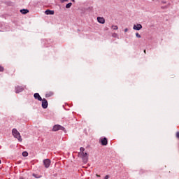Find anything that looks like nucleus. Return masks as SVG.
Returning a JSON list of instances; mask_svg holds the SVG:
<instances>
[{
  "instance_id": "393cba45",
  "label": "nucleus",
  "mask_w": 179,
  "mask_h": 179,
  "mask_svg": "<svg viewBox=\"0 0 179 179\" xmlns=\"http://www.w3.org/2000/svg\"><path fill=\"white\" fill-rule=\"evenodd\" d=\"M16 93H20V91H16Z\"/></svg>"
},
{
  "instance_id": "a878e982",
  "label": "nucleus",
  "mask_w": 179,
  "mask_h": 179,
  "mask_svg": "<svg viewBox=\"0 0 179 179\" xmlns=\"http://www.w3.org/2000/svg\"><path fill=\"white\" fill-rule=\"evenodd\" d=\"M96 176L97 177H100V175H99V174H96Z\"/></svg>"
},
{
  "instance_id": "39448f33",
  "label": "nucleus",
  "mask_w": 179,
  "mask_h": 179,
  "mask_svg": "<svg viewBox=\"0 0 179 179\" xmlns=\"http://www.w3.org/2000/svg\"><path fill=\"white\" fill-rule=\"evenodd\" d=\"M42 107L43 108H47L48 107V101L46 99H42Z\"/></svg>"
},
{
  "instance_id": "1a4fd4ad",
  "label": "nucleus",
  "mask_w": 179,
  "mask_h": 179,
  "mask_svg": "<svg viewBox=\"0 0 179 179\" xmlns=\"http://www.w3.org/2000/svg\"><path fill=\"white\" fill-rule=\"evenodd\" d=\"M101 144L106 146L108 143L107 138H103V139L101 140Z\"/></svg>"
},
{
  "instance_id": "b1692460",
  "label": "nucleus",
  "mask_w": 179,
  "mask_h": 179,
  "mask_svg": "<svg viewBox=\"0 0 179 179\" xmlns=\"http://www.w3.org/2000/svg\"><path fill=\"white\" fill-rule=\"evenodd\" d=\"M176 136H177V138H179V132H178V133L176 134Z\"/></svg>"
},
{
  "instance_id": "0eeeda50",
  "label": "nucleus",
  "mask_w": 179,
  "mask_h": 179,
  "mask_svg": "<svg viewBox=\"0 0 179 179\" xmlns=\"http://www.w3.org/2000/svg\"><path fill=\"white\" fill-rule=\"evenodd\" d=\"M97 20L99 23H101V24H104V23H106V20H104L103 17H98Z\"/></svg>"
},
{
  "instance_id": "dca6fc26",
  "label": "nucleus",
  "mask_w": 179,
  "mask_h": 179,
  "mask_svg": "<svg viewBox=\"0 0 179 179\" xmlns=\"http://www.w3.org/2000/svg\"><path fill=\"white\" fill-rule=\"evenodd\" d=\"M112 37H114V38H118V34H117V33H113L112 34Z\"/></svg>"
},
{
  "instance_id": "9d476101",
  "label": "nucleus",
  "mask_w": 179,
  "mask_h": 179,
  "mask_svg": "<svg viewBox=\"0 0 179 179\" xmlns=\"http://www.w3.org/2000/svg\"><path fill=\"white\" fill-rule=\"evenodd\" d=\"M45 15H54V10H46L45 11Z\"/></svg>"
},
{
  "instance_id": "cd10ccee",
  "label": "nucleus",
  "mask_w": 179,
  "mask_h": 179,
  "mask_svg": "<svg viewBox=\"0 0 179 179\" xmlns=\"http://www.w3.org/2000/svg\"><path fill=\"white\" fill-rule=\"evenodd\" d=\"M163 3H166V2H165V1H163Z\"/></svg>"
},
{
  "instance_id": "6e6552de",
  "label": "nucleus",
  "mask_w": 179,
  "mask_h": 179,
  "mask_svg": "<svg viewBox=\"0 0 179 179\" xmlns=\"http://www.w3.org/2000/svg\"><path fill=\"white\" fill-rule=\"evenodd\" d=\"M34 96L36 100H38L39 101H41L43 100V99H41V96H40V94L38 93L34 94Z\"/></svg>"
},
{
  "instance_id": "2eb2a0df",
  "label": "nucleus",
  "mask_w": 179,
  "mask_h": 179,
  "mask_svg": "<svg viewBox=\"0 0 179 179\" xmlns=\"http://www.w3.org/2000/svg\"><path fill=\"white\" fill-rule=\"evenodd\" d=\"M71 6H72V3H69L66 5V9H69V8H71Z\"/></svg>"
},
{
  "instance_id": "412c9836",
  "label": "nucleus",
  "mask_w": 179,
  "mask_h": 179,
  "mask_svg": "<svg viewBox=\"0 0 179 179\" xmlns=\"http://www.w3.org/2000/svg\"><path fill=\"white\" fill-rule=\"evenodd\" d=\"M0 72H3V67L0 66Z\"/></svg>"
},
{
  "instance_id": "4468645a",
  "label": "nucleus",
  "mask_w": 179,
  "mask_h": 179,
  "mask_svg": "<svg viewBox=\"0 0 179 179\" xmlns=\"http://www.w3.org/2000/svg\"><path fill=\"white\" fill-rule=\"evenodd\" d=\"M22 156H24V157H27V156H29V153L24 151L22 152Z\"/></svg>"
},
{
  "instance_id": "5701e85b",
  "label": "nucleus",
  "mask_w": 179,
  "mask_h": 179,
  "mask_svg": "<svg viewBox=\"0 0 179 179\" xmlns=\"http://www.w3.org/2000/svg\"><path fill=\"white\" fill-rule=\"evenodd\" d=\"M127 31H128V28L124 29V33H127Z\"/></svg>"
},
{
  "instance_id": "c756f323",
  "label": "nucleus",
  "mask_w": 179,
  "mask_h": 179,
  "mask_svg": "<svg viewBox=\"0 0 179 179\" xmlns=\"http://www.w3.org/2000/svg\"><path fill=\"white\" fill-rule=\"evenodd\" d=\"M0 164H1V160H0Z\"/></svg>"
},
{
  "instance_id": "f257e3e1",
  "label": "nucleus",
  "mask_w": 179,
  "mask_h": 179,
  "mask_svg": "<svg viewBox=\"0 0 179 179\" xmlns=\"http://www.w3.org/2000/svg\"><path fill=\"white\" fill-rule=\"evenodd\" d=\"M12 134L14 136V138H15L16 139H17V141L19 142H22V136H20V133L19 132V131H17V129H13L12 130Z\"/></svg>"
},
{
  "instance_id": "a211bd4d",
  "label": "nucleus",
  "mask_w": 179,
  "mask_h": 179,
  "mask_svg": "<svg viewBox=\"0 0 179 179\" xmlns=\"http://www.w3.org/2000/svg\"><path fill=\"white\" fill-rule=\"evenodd\" d=\"M80 153H84V152H85V148L81 147V148H80Z\"/></svg>"
},
{
  "instance_id": "ddd939ff",
  "label": "nucleus",
  "mask_w": 179,
  "mask_h": 179,
  "mask_svg": "<svg viewBox=\"0 0 179 179\" xmlns=\"http://www.w3.org/2000/svg\"><path fill=\"white\" fill-rule=\"evenodd\" d=\"M33 177H34L35 178H41V175H37L36 173L33 174Z\"/></svg>"
},
{
  "instance_id": "bb28decb",
  "label": "nucleus",
  "mask_w": 179,
  "mask_h": 179,
  "mask_svg": "<svg viewBox=\"0 0 179 179\" xmlns=\"http://www.w3.org/2000/svg\"><path fill=\"white\" fill-rule=\"evenodd\" d=\"M72 1V2H75V0H71Z\"/></svg>"
},
{
  "instance_id": "f3484780",
  "label": "nucleus",
  "mask_w": 179,
  "mask_h": 179,
  "mask_svg": "<svg viewBox=\"0 0 179 179\" xmlns=\"http://www.w3.org/2000/svg\"><path fill=\"white\" fill-rule=\"evenodd\" d=\"M112 29H113V30H118V26H117V25H113V26H112Z\"/></svg>"
},
{
  "instance_id": "aec40b11",
  "label": "nucleus",
  "mask_w": 179,
  "mask_h": 179,
  "mask_svg": "<svg viewBox=\"0 0 179 179\" xmlns=\"http://www.w3.org/2000/svg\"><path fill=\"white\" fill-rule=\"evenodd\" d=\"M69 0H60V2L62 3H64V2H68Z\"/></svg>"
},
{
  "instance_id": "6ab92c4d",
  "label": "nucleus",
  "mask_w": 179,
  "mask_h": 179,
  "mask_svg": "<svg viewBox=\"0 0 179 179\" xmlns=\"http://www.w3.org/2000/svg\"><path fill=\"white\" fill-rule=\"evenodd\" d=\"M136 36L137 37V38H141V34H139V33H136Z\"/></svg>"
},
{
  "instance_id": "20e7f679",
  "label": "nucleus",
  "mask_w": 179,
  "mask_h": 179,
  "mask_svg": "<svg viewBox=\"0 0 179 179\" xmlns=\"http://www.w3.org/2000/svg\"><path fill=\"white\" fill-rule=\"evenodd\" d=\"M43 164L45 169H48V167L51 166V160H50V159H46L43 160Z\"/></svg>"
},
{
  "instance_id": "7ed1b4c3",
  "label": "nucleus",
  "mask_w": 179,
  "mask_h": 179,
  "mask_svg": "<svg viewBox=\"0 0 179 179\" xmlns=\"http://www.w3.org/2000/svg\"><path fill=\"white\" fill-rule=\"evenodd\" d=\"M52 131H65V128L59 124H56L53 127Z\"/></svg>"
},
{
  "instance_id": "4be33fe9",
  "label": "nucleus",
  "mask_w": 179,
  "mask_h": 179,
  "mask_svg": "<svg viewBox=\"0 0 179 179\" xmlns=\"http://www.w3.org/2000/svg\"><path fill=\"white\" fill-rule=\"evenodd\" d=\"M110 178V176L108 175H106L105 177H104V179H108Z\"/></svg>"
},
{
  "instance_id": "423d86ee",
  "label": "nucleus",
  "mask_w": 179,
  "mask_h": 179,
  "mask_svg": "<svg viewBox=\"0 0 179 179\" xmlns=\"http://www.w3.org/2000/svg\"><path fill=\"white\" fill-rule=\"evenodd\" d=\"M134 30H141L142 29V24H134L133 27Z\"/></svg>"
},
{
  "instance_id": "f8f14e48",
  "label": "nucleus",
  "mask_w": 179,
  "mask_h": 179,
  "mask_svg": "<svg viewBox=\"0 0 179 179\" xmlns=\"http://www.w3.org/2000/svg\"><path fill=\"white\" fill-rule=\"evenodd\" d=\"M54 93L51 91H50L49 92L46 93L45 94V97H51V96H53Z\"/></svg>"
},
{
  "instance_id": "c85d7f7f",
  "label": "nucleus",
  "mask_w": 179,
  "mask_h": 179,
  "mask_svg": "<svg viewBox=\"0 0 179 179\" xmlns=\"http://www.w3.org/2000/svg\"><path fill=\"white\" fill-rule=\"evenodd\" d=\"M144 52L146 53V50H144Z\"/></svg>"
},
{
  "instance_id": "f03ea898",
  "label": "nucleus",
  "mask_w": 179,
  "mask_h": 179,
  "mask_svg": "<svg viewBox=\"0 0 179 179\" xmlns=\"http://www.w3.org/2000/svg\"><path fill=\"white\" fill-rule=\"evenodd\" d=\"M78 156L79 157H81V159H83V162L84 163H87V160H89L87 152H79Z\"/></svg>"
},
{
  "instance_id": "9b49d317",
  "label": "nucleus",
  "mask_w": 179,
  "mask_h": 179,
  "mask_svg": "<svg viewBox=\"0 0 179 179\" xmlns=\"http://www.w3.org/2000/svg\"><path fill=\"white\" fill-rule=\"evenodd\" d=\"M20 13L22 15H26V14L29 13V10H27V9H22V10H20Z\"/></svg>"
}]
</instances>
